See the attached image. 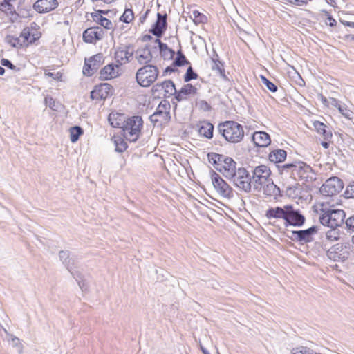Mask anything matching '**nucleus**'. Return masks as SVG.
I'll return each instance as SVG.
<instances>
[{"label": "nucleus", "mask_w": 354, "mask_h": 354, "mask_svg": "<svg viewBox=\"0 0 354 354\" xmlns=\"http://www.w3.org/2000/svg\"><path fill=\"white\" fill-rule=\"evenodd\" d=\"M265 216L270 224L279 227L281 222L286 229L290 226L301 227L306 222L304 215L292 205L270 207L266 211Z\"/></svg>", "instance_id": "f257e3e1"}, {"label": "nucleus", "mask_w": 354, "mask_h": 354, "mask_svg": "<svg viewBox=\"0 0 354 354\" xmlns=\"http://www.w3.org/2000/svg\"><path fill=\"white\" fill-rule=\"evenodd\" d=\"M117 115L111 113L109 115V121L113 127L121 128L123 131V136L130 142H136L140 136L141 129L143 125V120L139 115L129 118L127 120L121 122L116 118Z\"/></svg>", "instance_id": "f03ea898"}, {"label": "nucleus", "mask_w": 354, "mask_h": 354, "mask_svg": "<svg viewBox=\"0 0 354 354\" xmlns=\"http://www.w3.org/2000/svg\"><path fill=\"white\" fill-rule=\"evenodd\" d=\"M218 131L224 139L230 143L240 142L244 137L243 126L232 120H227L218 125Z\"/></svg>", "instance_id": "7ed1b4c3"}, {"label": "nucleus", "mask_w": 354, "mask_h": 354, "mask_svg": "<svg viewBox=\"0 0 354 354\" xmlns=\"http://www.w3.org/2000/svg\"><path fill=\"white\" fill-rule=\"evenodd\" d=\"M159 70L153 64H147L140 68L136 74L138 84L142 87H149L158 79Z\"/></svg>", "instance_id": "20e7f679"}, {"label": "nucleus", "mask_w": 354, "mask_h": 354, "mask_svg": "<svg viewBox=\"0 0 354 354\" xmlns=\"http://www.w3.org/2000/svg\"><path fill=\"white\" fill-rule=\"evenodd\" d=\"M319 216V221L323 225L330 228H336L343 224L346 214L342 209H322Z\"/></svg>", "instance_id": "39448f33"}, {"label": "nucleus", "mask_w": 354, "mask_h": 354, "mask_svg": "<svg viewBox=\"0 0 354 354\" xmlns=\"http://www.w3.org/2000/svg\"><path fill=\"white\" fill-rule=\"evenodd\" d=\"M171 105L167 100H162L156 111L150 115L149 120L154 126H164L171 120Z\"/></svg>", "instance_id": "423d86ee"}, {"label": "nucleus", "mask_w": 354, "mask_h": 354, "mask_svg": "<svg viewBox=\"0 0 354 354\" xmlns=\"http://www.w3.org/2000/svg\"><path fill=\"white\" fill-rule=\"evenodd\" d=\"M239 190L249 193L252 190V178L250 172L244 167H238L237 171L229 178Z\"/></svg>", "instance_id": "0eeeda50"}, {"label": "nucleus", "mask_w": 354, "mask_h": 354, "mask_svg": "<svg viewBox=\"0 0 354 354\" xmlns=\"http://www.w3.org/2000/svg\"><path fill=\"white\" fill-rule=\"evenodd\" d=\"M59 258L72 276L75 279L82 290L84 289V281L82 279V274L76 270L77 268L76 259L70 257L68 250H61Z\"/></svg>", "instance_id": "6e6552de"}, {"label": "nucleus", "mask_w": 354, "mask_h": 354, "mask_svg": "<svg viewBox=\"0 0 354 354\" xmlns=\"http://www.w3.org/2000/svg\"><path fill=\"white\" fill-rule=\"evenodd\" d=\"M251 172L252 184L254 190L261 189L270 180L271 171L265 165L256 166L252 168Z\"/></svg>", "instance_id": "1a4fd4ad"}, {"label": "nucleus", "mask_w": 354, "mask_h": 354, "mask_svg": "<svg viewBox=\"0 0 354 354\" xmlns=\"http://www.w3.org/2000/svg\"><path fill=\"white\" fill-rule=\"evenodd\" d=\"M352 249L353 245L349 242L338 243L327 251V256L334 261H344L348 258Z\"/></svg>", "instance_id": "9d476101"}, {"label": "nucleus", "mask_w": 354, "mask_h": 354, "mask_svg": "<svg viewBox=\"0 0 354 354\" xmlns=\"http://www.w3.org/2000/svg\"><path fill=\"white\" fill-rule=\"evenodd\" d=\"M211 179L214 188L220 196L227 199L234 196L233 189L213 170L211 171Z\"/></svg>", "instance_id": "9b49d317"}, {"label": "nucleus", "mask_w": 354, "mask_h": 354, "mask_svg": "<svg viewBox=\"0 0 354 354\" xmlns=\"http://www.w3.org/2000/svg\"><path fill=\"white\" fill-rule=\"evenodd\" d=\"M318 230V226L313 225L306 230H292L290 231L291 235L288 237L300 244L308 243L313 241V236L317 234Z\"/></svg>", "instance_id": "f8f14e48"}, {"label": "nucleus", "mask_w": 354, "mask_h": 354, "mask_svg": "<svg viewBox=\"0 0 354 354\" xmlns=\"http://www.w3.org/2000/svg\"><path fill=\"white\" fill-rule=\"evenodd\" d=\"M344 187L343 181L337 176L328 178L320 187V193L326 196L339 194Z\"/></svg>", "instance_id": "ddd939ff"}, {"label": "nucleus", "mask_w": 354, "mask_h": 354, "mask_svg": "<svg viewBox=\"0 0 354 354\" xmlns=\"http://www.w3.org/2000/svg\"><path fill=\"white\" fill-rule=\"evenodd\" d=\"M103 62V55L100 53L96 54L89 59H85L83 67V73L86 76L93 75L100 67Z\"/></svg>", "instance_id": "4468645a"}, {"label": "nucleus", "mask_w": 354, "mask_h": 354, "mask_svg": "<svg viewBox=\"0 0 354 354\" xmlns=\"http://www.w3.org/2000/svg\"><path fill=\"white\" fill-rule=\"evenodd\" d=\"M113 93V86L108 83L100 84L96 86L91 92V98L93 100H105Z\"/></svg>", "instance_id": "2eb2a0df"}, {"label": "nucleus", "mask_w": 354, "mask_h": 354, "mask_svg": "<svg viewBox=\"0 0 354 354\" xmlns=\"http://www.w3.org/2000/svg\"><path fill=\"white\" fill-rule=\"evenodd\" d=\"M104 32L100 27H91L85 30L83 32V40L86 43L95 44L97 41L103 38Z\"/></svg>", "instance_id": "dca6fc26"}, {"label": "nucleus", "mask_w": 354, "mask_h": 354, "mask_svg": "<svg viewBox=\"0 0 354 354\" xmlns=\"http://www.w3.org/2000/svg\"><path fill=\"white\" fill-rule=\"evenodd\" d=\"M313 171L311 167L302 161H296V167L292 178L296 180H307L309 174Z\"/></svg>", "instance_id": "f3484780"}, {"label": "nucleus", "mask_w": 354, "mask_h": 354, "mask_svg": "<svg viewBox=\"0 0 354 354\" xmlns=\"http://www.w3.org/2000/svg\"><path fill=\"white\" fill-rule=\"evenodd\" d=\"M133 55L132 46L125 45L123 47H118L115 53V59L116 62L120 66L124 63H128Z\"/></svg>", "instance_id": "a211bd4d"}, {"label": "nucleus", "mask_w": 354, "mask_h": 354, "mask_svg": "<svg viewBox=\"0 0 354 354\" xmlns=\"http://www.w3.org/2000/svg\"><path fill=\"white\" fill-rule=\"evenodd\" d=\"M167 15H162L160 12L157 13V20L152 26L149 32L157 37H160L167 30Z\"/></svg>", "instance_id": "6ab92c4d"}, {"label": "nucleus", "mask_w": 354, "mask_h": 354, "mask_svg": "<svg viewBox=\"0 0 354 354\" xmlns=\"http://www.w3.org/2000/svg\"><path fill=\"white\" fill-rule=\"evenodd\" d=\"M120 66L113 63L109 64L102 68L100 71V79L102 80H109L118 77L120 73Z\"/></svg>", "instance_id": "aec40b11"}, {"label": "nucleus", "mask_w": 354, "mask_h": 354, "mask_svg": "<svg viewBox=\"0 0 354 354\" xmlns=\"http://www.w3.org/2000/svg\"><path fill=\"white\" fill-rule=\"evenodd\" d=\"M135 57L140 65L150 64L153 58L150 46L146 44L138 48L135 52Z\"/></svg>", "instance_id": "412c9836"}, {"label": "nucleus", "mask_w": 354, "mask_h": 354, "mask_svg": "<svg viewBox=\"0 0 354 354\" xmlns=\"http://www.w3.org/2000/svg\"><path fill=\"white\" fill-rule=\"evenodd\" d=\"M59 5L57 0H37L33 8L39 13H47L55 10Z\"/></svg>", "instance_id": "4be33fe9"}, {"label": "nucleus", "mask_w": 354, "mask_h": 354, "mask_svg": "<svg viewBox=\"0 0 354 354\" xmlns=\"http://www.w3.org/2000/svg\"><path fill=\"white\" fill-rule=\"evenodd\" d=\"M163 90L165 97H169L176 93L175 84L171 80H165L160 83H157L153 86V91H159Z\"/></svg>", "instance_id": "5701e85b"}, {"label": "nucleus", "mask_w": 354, "mask_h": 354, "mask_svg": "<svg viewBox=\"0 0 354 354\" xmlns=\"http://www.w3.org/2000/svg\"><path fill=\"white\" fill-rule=\"evenodd\" d=\"M252 140L257 147H266L270 142L271 139L270 135L265 131H257L252 135Z\"/></svg>", "instance_id": "b1692460"}, {"label": "nucleus", "mask_w": 354, "mask_h": 354, "mask_svg": "<svg viewBox=\"0 0 354 354\" xmlns=\"http://www.w3.org/2000/svg\"><path fill=\"white\" fill-rule=\"evenodd\" d=\"M226 160L227 161L224 162L218 171L229 179L231 176H233L234 172L235 173L238 168L236 167V162L232 158L230 157Z\"/></svg>", "instance_id": "393cba45"}, {"label": "nucleus", "mask_w": 354, "mask_h": 354, "mask_svg": "<svg viewBox=\"0 0 354 354\" xmlns=\"http://www.w3.org/2000/svg\"><path fill=\"white\" fill-rule=\"evenodd\" d=\"M330 104L331 106L337 108L339 113L346 118L351 119L353 118V113L349 109H348L346 104H342L336 98L330 97Z\"/></svg>", "instance_id": "a878e982"}, {"label": "nucleus", "mask_w": 354, "mask_h": 354, "mask_svg": "<svg viewBox=\"0 0 354 354\" xmlns=\"http://www.w3.org/2000/svg\"><path fill=\"white\" fill-rule=\"evenodd\" d=\"M313 127L316 131L320 134L324 140H328L332 138L333 134L330 127L326 126L324 123L316 120L313 122Z\"/></svg>", "instance_id": "bb28decb"}, {"label": "nucleus", "mask_w": 354, "mask_h": 354, "mask_svg": "<svg viewBox=\"0 0 354 354\" xmlns=\"http://www.w3.org/2000/svg\"><path fill=\"white\" fill-rule=\"evenodd\" d=\"M287 156V152L281 149L272 151L269 154V160L270 162L274 163H279L283 162Z\"/></svg>", "instance_id": "cd10ccee"}, {"label": "nucleus", "mask_w": 354, "mask_h": 354, "mask_svg": "<svg viewBox=\"0 0 354 354\" xmlns=\"http://www.w3.org/2000/svg\"><path fill=\"white\" fill-rule=\"evenodd\" d=\"M263 187V193L270 196H273L277 198V196L281 195V191L279 187H277L272 181H268Z\"/></svg>", "instance_id": "c85d7f7f"}, {"label": "nucleus", "mask_w": 354, "mask_h": 354, "mask_svg": "<svg viewBox=\"0 0 354 354\" xmlns=\"http://www.w3.org/2000/svg\"><path fill=\"white\" fill-rule=\"evenodd\" d=\"M214 125L209 122H203L201 123L198 128V133L208 139L213 137Z\"/></svg>", "instance_id": "c756f323"}, {"label": "nucleus", "mask_w": 354, "mask_h": 354, "mask_svg": "<svg viewBox=\"0 0 354 354\" xmlns=\"http://www.w3.org/2000/svg\"><path fill=\"white\" fill-rule=\"evenodd\" d=\"M93 20L107 30L113 28V24L111 20L103 17L97 12L91 13Z\"/></svg>", "instance_id": "7c9ffc66"}, {"label": "nucleus", "mask_w": 354, "mask_h": 354, "mask_svg": "<svg viewBox=\"0 0 354 354\" xmlns=\"http://www.w3.org/2000/svg\"><path fill=\"white\" fill-rule=\"evenodd\" d=\"M112 140L115 147V151L118 153L124 152L128 147L127 143L120 136H114Z\"/></svg>", "instance_id": "2f4dec72"}, {"label": "nucleus", "mask_w": 354, "mask_h": 354, "mask_svg": "<svg viewBox=\"0 0 354 354\" xmlns=\"http://www.w3.org/2000/svg\"><path fill=\"white\" fill-rule=\"evenodd\" d=\"M189 64L190 62L187 59L186 57L183 53L182 50H178L176 52V57L174 59L172 65L174 66L180 67Z\"/></svg>", "instance_id": "473e14b6"}, {"label": "nucleus", "mask_w": 354, "mask_h": 354, "mask_svg": "<svg viewBox=\"0 0 354 354\" xmlns=\"http://www.w3.org/2000/svg\"><path fill=\"white\" fill-rule=\"evenodd\" d=\"M190 17L193 19L195 24H204L207 22V17L198 10H193Z\"/></svg>", "instance_id": "72a5a7b5"}, {"label": "nucleus", "mask_w": 354, "mask_h": 354, "mask_svg": "<svg viewBox=\"0 0 354 354\" xmlns=\"http://www.w3.org/2000/svg\"><path fill=\"white\" fill-rule=\"evenodd\" d=\"M212 70L216 71L219 74L221 77L224 80H227V77L225 75L224 63L221 61H217V62L213 63L211 66Z\"/></svg>", "instance_id": "f704fd0d"}, {"label": "nucleus", "mask_w": 354, "mask_h": 354, "mask_svg": "<svg viewBox=\"0 0 354 354\" xmlns=\"http://www.w3.org/2000/svg\"><path fill=\"white\" fill-rule=\"evenodd\" d=\"M296 167V161H294L291 163H286L281 166H278V169L279 173L283 174H290L292 177L294 170Z\"/></svg>", "instance_id": "c9c22d12"}, {"label": "nucleus", "mask_w": 354, "mask_h": 354, "mask_svg": "<svg viewBox=\"0 0 354 354\" xmlns=\"http://www.w3.org/2000/svg\"><path fill=\"white\" fill-rule=\"evenodd\" d=\"M84 131L82 127L79 126H74L70 128V139L72 142H77L80 136L82 135Z\"/></svg>", "instance_id": "e433bc0d"}, {"label": "nucleus", "mask_w": 354, "mask_h": 354, "mask_svg": "<svg viewBox=\"0 0 354 354\" xmlns=\"http://www.w3.org/2000/svg\"><path fill=\"white\" fill-rule=\"evenodd\" d=\"M339 235V231L336 228H331L326 232V238L329 241H337Z\"/></svg>", "instance_id": "4c0bfd02"}, {"label": "nucleus", "mask_w": 354, "mask_h": 354, "mask_svg": "<svg viewBox=\"0 0 354 354\" xmlns=\"http://www.w3.org/2000/svg\"><path fill=\"white\" fill-rule=\"evenodd\" d=\"M134 17L133 12L131 9L126 8L124 13L120 17V20L124 23H130Z\"/></svg>", "instance_id": "58836bf2"}, {"label": "nucleus", "mask_w": 354, "mask_h": 354, "mask_svg": "<svg viewBox=\"0 0 354 354\" xmlns=\"http://www.w3.org/2000/svg\"><path fill=\"white\" fill-rule=\"evenodd\" d=\"M261 82L266 86V88L272 93H274L277 91L278 87L273 82L270 81L268 78H266L263 75L260 76Z\"/></svg>", "instance_id": "ea45409f"}, {"label": "nucleus", "mask_w": 354, "mask_h": 354, "mask_svg": "<svg viewBox=\"0 0 354 354\" xmlns=\"http://www.w3.org/2000/svg\"><path fill=\"white\" fill-rule=\"evenodd\" d=\"M198 77V74L194 71L193 68L192 66H189L184 75V81L185 82H189L192 80H196Z\"/></svg>", "instance_id": "a19ab883"}, {"label": "nucleus", "mask_w": 354, "mask_h": 354, "mask_svg": "<svg viewBox=\"0 0 354 354\" xmlns=\"http://www.w3.org/2000/svg\"><path fill=\"white\" fill-rule=\"evenodd\" d=\"M181 93L185 94L186 96L190 94H196L197 88L191 84L184 85L181 88Z\"/></svg>", "instance_id": "79ce46f5"}, {"label": "nucleus", "mask_w": 354, "mask_h": 354, "mask_svg": "<svg viewBox=\"0 0 354 354\" xmlns=\"http://www.w3.org/2000/svg\"><path fill=\"white\" fill-rule=\"evenodd\" d=\"M20 37L24 39V41L32 44L35 41L34 35H31L29 29L25 28L20 35Z\"/></svg>", "instance_id": "37998d69"}, {"label": "nucleus", "mask_w": 354, "mask_h": 354, "mask_svg": "<svg viewBox=\"0 0 354 354\" xmlns=\"http://www.w3.org/2000/svg\"><path fill=\"white\" fill-rule=\"evenodd\" d=\"M6 41L12 47H21L22 46L20 39L13 36H7Z\"/></svg>", "instance_id": "c03bdc74"}, {"label": "nucleus", "mask_w": 354, "mask_h": 354, "mask_svg": "<svg viewBox=\"0 0 354 354\" xmlns=\"http://www.w3.org/2000/svg\"><path fill=\"white\" fill-rule=\"evenodd\" d=\"M344 194L346 198H354V181L346 187Z\"/></svg>", "instance_id": "a18cd8bd"}, {"label": "nucleus", "mask_w": 354, "mask_h": 354, "mask_svg": "<svg viewBox=\"0 0 354 354\" xmlns=\"http://www.w3.org/2000/svg\"><path fill=\"white\" fill-rule=\"evenodd\" d=\"M220 158L219 153L211 152L207 153V159L209 163L213 165L214 167L217 165V160Z\"/></svg>", "instance_id": "49530a36"}, {"label": "nucleus", "mask_w": 354, "mask_h": 354, "mask_svg": "<svg viewBox=\"0 0 354 354\" xmlns=\"http://www.w3.org/2000/svg\"><path fill=\"white\" fill-rule=\"evenodd\" d=\"M160 54L164 59H171L174 58L176 52L169 48L167 50L160 53Z\"/></svg>", "instance_id": "de8ad7c7"}, {"label": "nucleus", "mask_w": 354, "mask_h": 354, "mask_svg": "<svg viewBox=\"0 0 354 354\" xmlns=\"http://www.w3.org/2000/svg\"><path fill=\"white\" fill-rule=\"evenodd\" d=\"M1 64L3 66L7 67L11 70H14L16 71H19L20 70L19 68H17L10 60L5 58H3L1 60Z\"/></svg>", "instance_id": "09e8293b"}, {"label": "nucleus", "mask_w": 354, "mask_h": 354, "mask_svg": "<svg viewBox=\"0 0 354 354\" xmlns=\"http://www.w3.org/2000/svg\"><path fill=\"white\" fill-rule=\"evenodd\" d=\"M197 105L198 108L203 111H209L211 109V106L204 100H199L197 102Z\"/></svg>", "instance_id": "8fccbe9b"}, {"label": "nucleus", "mask_w": 354, "mask_h": 354, "mask_svg": "<svg viewBox=\"0 0 354 354\" xmlns=\"http://www.w3.org/2000/svg\"><path fill=\"white\" fill-rule=\"evenodd\" d=\"M345 224L349 232H354V214L346 220Z\"/></svg>", "instance_id": "3c124183"}, {"label": "nucleus", "mask_w": 354, "mask_h": 354, "mask_svg": "<svg viewBox=\"0 0 354 354\" xmlns=\"http://www.w3.org/2000/svg\"><path fill=\"white\" fill-rule=\"evenodd\" d=\"M219 157L220 158L217 160V165L216 166H215V169H216L217 171L221 170V166H223L224 162L227 161V160L225 159H228L230 158L223 154H219Z\"/></svg>", "instance_id": "603ef678"}, {"label": "nucleus", "mask_w": 354, "mask_h": 354, "mask_svg": "<svg viewBox=\"0 0 354 354\" xmlns=\"http://www.w3.org/2000/svg\"><path fill=\"white\" fill-rule=\"evenodd\" d=\"M158 38L159 37L155 39L154 41L158 44L160 53L167 50L169 48L168 46L166 44L162 42L161 40Z\"/></svg>", "instance_id": "864d4df0"}, {"label": "nucleus", "mask_w": 354, "mask_h": 354, "mask_svg": "<svg viewBox=\"0 0 354 354\" xmlns=\"http://www.w3.org/2000/svg\"><path fill=\"white\" fill-rule=\"evenodd\" d=\"M173 95H174L175 99L178 102L187 99V96L185 94L181 93V89L178 91L176 90V93H174Z\"/></svg>", "instance_id": "5fc2aeb1"}, {"label": "nucleus", "mask_w": 354, "mask_h": 354, "mask_svg": "<svg viewBox=\"0 0 354 354\" xmlns=\"http://www.w3.org/2000/svg\"><path fill=\"white\" fill-rule=\"evenodd\" d=\"M286 1L289 3L294 5V6H301L307 4V0H286Z\"/></svg>", "instance_id": "6e6d98bb"}, {"label": "nucleus", "mask_w": 354, "mask_h": 354, "mask_svg": "<svg viewBox=\"0 0 354 354\" xmlns=\"http://www.w3.org/2000/svg\"><path fill=\"white\" fill-rule=\"evenodd\" d=\"M326 13L328 16L327 20L328 21V22H326V24L331 27L336 26V24H337L336 20L330 14H328V12L326 11Z\"/></svg>", "instance_id": "4d7b16f0"}, {"label": "nucleus", "mask_w": 354, "mask_h": 354, "mask_svg": "<svg viewBox=\"0 0 354 354\" xmlns=\"http://www.w3.org/2000/svg\"><path fill=\"white\" fill-rule=\"evenodd\" d=\"M46 75L50 77L54 80H59L62 77V74L59 72H57V73L48 72L46 73Z\"/></svg>", "instance_id": "13d9d810"}, {"label": "nucleus", "mask_w": 354, "mask_h": 354, "mask_svg": "<svg viewBox=\"0 0 354 354\" xmlns=\"http://www.w3.org/2000/svg\"><path fill=\"white\" fill-rule=\"evenodd\" d=\"M149 12H150V10H146V12H145L142 15H141V16L140 17V18H139V21H140L141 24H143V23L145 21V20H146V19H147V15H148V14L149 13Z\"/></svg>", "instance_id": "bf43d9fd"}, {"label": "nucleus", "mask_w": 354, "mask_h": 354, "mask_svg": "<svg viewBox=\"0 0 354 354\" xmlns=\"http://www.w3.org/2000/svg\"><path fill=\"white\" fill-rule=\"evenodd\" d=\"M176 71V69L174 67V66H167L164 72H163V75H165V74H167V73H173V72H175Z\"/></svg>", "instance_id": "052dcab7"}, {"label": "nucleus", "mask_w": 354, "mask_h": 354, "mask_svg": "<svg viewBox=\"0 0 354 354\" xmlns=\"http://www.w3.org/2000/svg\"><path fill=\"white\" fill-rule=\"evenodd\" d=\"M46 100V103H48V105L51 108V109H53V106L55 105V101L53 100V99L52 97H49V98H46L45 99Z\"/></svg>", "instance_id": "680f3d73"}, {"label": "nucleus", "mask_w": 354, "mask_h": 354, "mask_svg": "<svg viewBox=\"0 0 354 354\" xmlns=\"http://www.w3.org/2000/svg\"><path fill=\"white\" fill-rule=\"evenodd\" d=\"M211 60H212V63L217 62V61H221L219 59L218 54L216 53V52L215 50H214V54H213V56L211 57Z\"/></svg>", "instance_id": "e2e57ef3"}, {"label": "nucleus", "mask_w": 354, "mask_h": 354, "mask_svg": "<svg viewBox=\"0 0 354 354\" xmlns=\"http://www.w3.org/2000/svg\"><path fill=\"white\" fill-rule=\"evenodd\" d=\"M11 340L12 342L14 343V345L15 346H17V344L19 343V338L15 337V336H12L11 335Z\"/></svg>", "instance_id": "0e129e2a"}, {"label": "nucleus", "mask_w": 354, "mask_h": 354, "mask_svg": "<svg viewBox=\"0 0 354 354\" xmlns=\"http://www.w3.org/2000/svg\"><path fill=\"white\" fill-rule=\"evenodd\" d=\"M321 145L324 148V149H328L329 147V145H330V143L329 142H327L326 140L325 141H322L321 142Z\"/></svg>", "instance_id": "69168bd1"}, {"label": "nucleus", "mask_w": 354, "mask_h": 354, "mask_svg": "<svg viewBox=\"0 0 354 354\" xmlns=\"http://www.w3.org/2000/svg\"><path fill=\"white\" fill-rule=\"evenodd\" d=\"M109 12V10H97L95 12H97V13L100 14L101 15H107Z\"/></svg>", "instance_id": "338daca9"}, {"label": "nucleus", "mask_w": 354, "mask_h": 354, "mask_svg": "<svg viewBox=\"0 0 354 354\" xmlns=\"http://www.w3.org/2000/svg\"><path fill=\"white\" fill-rule=\"evenodd\" d=\"M344 39L353 41L354 40V35H346L344 37Z\"/></svg>", "instance_id": "774afa93"}]
</instances>
